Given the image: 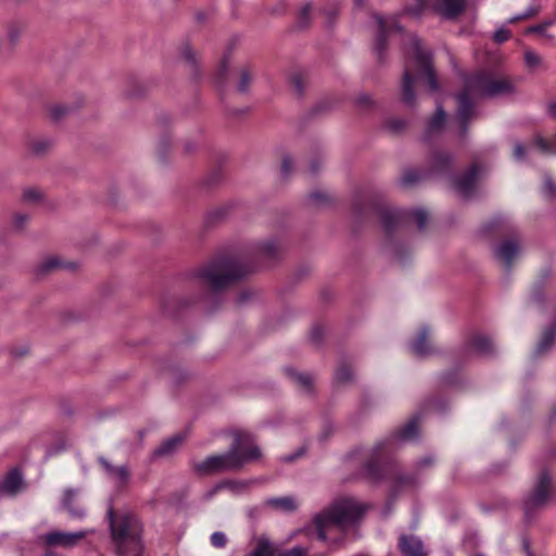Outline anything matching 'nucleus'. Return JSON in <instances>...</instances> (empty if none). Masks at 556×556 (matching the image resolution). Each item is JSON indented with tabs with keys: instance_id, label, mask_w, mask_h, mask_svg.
<instances>
[{
	"instance_id": "37998d69",
	"label": "nucleus",
	"mask_w": 556,
	"mask_h": 556,
	"mask_svg": "<svg viewBox=\"0 0 556 556\" xmlns=\"http://www.w3.org/2000/svg\"><path fill=\"white\" fill-rule=\"evenodd\" d=\"M29 219V215L24 213H16L13 217V223L16 228H23Z\"/></svg>"
},
{
	"instance_id": "3c124183",
	"label": "nucleus",
	"mask_w": 556,
	"mask_h": 556,
	"mask_svg": "<svg viewBox=\"0 0 556 556\" xmlns=\"http://www.w3.org/2000/svg\"><path fill=\"white\" fill-rule=\"evenodd\" d=\"M544 192L547 194V195H553L556 193V187L554 186L552 179L549 177H546L545 178V181H544Z\"/></svg>"
},
{
	"instance_id": "bb28decb",
	"label": "nucleus",
	"mask_w": 556,
	"mask_h": 556,
	"mask_svg": "<svg viewBox=\"0 0 556 556\" xmlns=\"http://www.w3.org/2000/svg\"><path fill=\"white\" fill-rule=\"evenodd\" d=\"M418 434V418H414L396 431V439L400 441H409Z\"/></svg>"
},
{
	"instance_id": "6e6552de",
	"label": "nucleus",
	"mask_w": 556,
	"mask_h": 556,
	"mask_svg": "<svg viewBox=\"0 0 556 556\" xmlns=\"http://www.w3.org/2000/svg\"><path fill=\"white\" fill-rule=\"evenodd\" d=\"M380 216L382 225L388 233L392 232L397 226L408 222L410 217H414L419 229H424L428 220L427 212L421 208L406 211L386 207L381 210Z\"/></svg>"
},
{
	"instance_id": "72a5a7b5",
	"label": "nucleus",
	"mask_w": 556,
	"mask_h": 556,
	"mask_svg": "<svg viewBox=\"0 0 556 556\" xmlns=\"http://www.w3.org/2000/svg\"><path fill=\"white\" fill-rule=\"evenodd\" d=\"M525 63L528 68L535 70L541 66L542 59L535 51L526 50L525 51Z\"/></svg>"
},
{
	"instance_id": "473e14b6",
	"label": "nucleus",
	"mask_w": 556,
	"mask_h": 556,
	"mask_svg": "<svg viewBox=\"0 0 556 556\" xmlns=\"http://www.w3.org/2000/svg\"><path fill=\"white\" fill-rule=\"evenodd\" d=\"M61 267H65V265L63 263H61L58 257L50 256L40 263L38 269L40 273L46 274L55 268H61Z\"/></svg>"
},
{
	"instance_id": "4c0bfd02",
	"label": "nucleus",
	"mask_w": 556,
	"mask_h": 556,
	"mask_svg": "<svg viewBox=\"0 0 556 556\" xmlns=\"http://www.w3.org/2000/svg\"><path fill=\"white\" fill-rule=\"evenodd\" d=\"M211 544L216 548H223L227 544V538L224 532L216 531L211 535Z\"/></svg>"
},
{
	"instance_id": "412c9836",
	"label": "nucleus",
	"mask_w": 556,
	"mask_h": 556,
	"mask_svg": "<svg viewBox=\"0 0 556 556\" xmlns=\"http://www.w3.org/2000/svg\"><path fill=\"white\" fill-rule=\"evenodd\" d=\"M384 446V443H380L370 451L367 452L366 458L368 459L365 465V472L371 479L379 478L378 458Z\"/></svg>"
},
{
	"instance_id": "a18cd8bd",
	"label": "nucleus",
	"mask_w": 556,
	"mask_h": 556,
	"mask_svg": "<svg viewBox=\"0 0 556 556\" xmlns=\"http://www.w3.org/2000/svg\"><path fill=\"white\" fill-rule=\"evenodd\" d=\"M67 112V108L63 105H54L50 109V114L54 119H59Z\"/></svg>"
},
{
	"instance_id": "aec40b11",
	"label": "nucleus",
	"mask_w": 556,
	"mask_h": 556,
	"mask_svg": "<svg viewBox=\"0 0 556 556\" xmlns=\"http://www.w3.org/2000/svg\"><path fill=\"white\" fill-rule=\"evenodd\" d=\"M465 4L466 0H438L435 8L443 16L452 18L465 9Z\"/></svg>"
},
{
	"instance_id": "0e129e2a",
	"label": "nucleus",
	"mask_w": 556,
	"mask_h": 556,
	"mask_svg": "<svg viewBox=\"0 0 556 556\" xmlns=\"http://www.w3.org/2000/svg\"><path fill=\"white\" fill-rule=\"evenodd\" d=\"M418 2H419V4H420V7H424V4H425V3H424V1H422V0H418Z\"/></svg>"
},
{
	"instance_id": "7ed1b4c3",
	"label": "nucleus",
	"mask_w": 556,
	"mask_h": 556,
	"mask_svg": "<svg viewBox=\"0 0 556 556\" xmlns=\"http://www.w3.org/2000/svg\"><path fill=\"white\" fill-rule=\"evenodd\" d=\"M410 49V61L407 62L402 80V99L413 106L416 102L415 84L417 79H426L432 91L439 90V84L432 68L431 59L428 52L424 51L415 35L408 37Z\"/></svg>"
},
{
	"instance_id": "c756f323",
	"label": "nucleus",
	"mask_w": 556,
	"mask_h": 556,
	"mask_svg": "<svg viewBox=\"0 0 556 556\" xmlns=\"http://www.w3.org/2000/svg\"><path fill=\"white\" fill-rule=\"evenodd\" d=\"M23 34V27L22 25L17 23H12L8 25L7 31H5V39L8 41V45L10 48H13L20 40L21 36Z\"/></svg>"
},
{
	"instance_id": "c85d7f7f",
	"label": "nucleus",
	"mask_w": 556,
	"mask_h": 556,
	"mask_svg": "<svg viewBox=\"0 0 556 556\" xmlns=\"http://www.w3.org/2000/svg\"><path fill=\"white\" fill-rule=\"evenodd\" d=\"M451 162H452L451 155L443 153V152H438V153L433 154L432 160H431V165H432L433 170L444 172L445 169L448 168Z\"/></svg>"
},
{
	"instance_id": "bf43d9fd",
	"label": "nucleus",
	"mask_w": 556,
	"mask_h": 556,
	"mask_svg": "<svg viewBox=\"0 0 556 556\" xmlns=\"http://www.w3.org/2000/svg\"><path fill=\"white\" fill-rule=\"evenodd\" d=\"M391 253H392V255H393L396 260H399L400 262L402 261V257H401V255H400V252H399L397 248H392V252H391Z\"/></svg>"
},
{
	"instance_id": "4468645a",
	"label": "nucleus",
	"mask_w": 556,
	"mask_h": 556,
	"mask_svg": "<svg viewBox=\"0 0 556 556\" xmlns=\"http://www.w3.org/2000/svg\"><path fill=\"white\" fill-rule=\"evenodd\" d=\"M478 178V169L476 166L469 168L462 177L455 181V188L458 193L465 198H469L475 193Z\"/></svg>"
},
{
	"instance_id": "69168bd1",
	"label": "nucleus",
	"mask_w": 556,
	"mask_h": 556,
	"mask_svg": "<svg viewBox=\"0 0 556 556\" xmlns=\"http://www.w3.org/2000/svg\"><path fill=\"white\" fill-rule=\"evenodd\" d=\"M312 197L317 199L319 195L317 193H313Z\"/></svg>"
},
{
	"instance_id": "a19ab883",
	"label": "nucleus",
	"mask_w": 556,
	"mask_h": 556,
	"mask_svg": "<svg viewBox=\"0 0 556 556\" xmlns=\"http://www.w3.org/2000/svg\"><path fill=\"white\" fill-rule=\"evenodd\" d=\"M291 84L298 93H302L304 90V79L300 73H295L290 78Z\"/></svg>"
},
{
	"instance_id": "dca6fc26",
	"label": "nucleus",
	"mask_w": 556,
	"mask_h": 556,
	"mask_svg": "<svg viewBox=\"0 0 556 556\" xmlns=\"http://www.w3.org/2000/svg\"><path fill=\"white\" fill-rule=\"evenodd\" d=\"M264 507L271 508L280 513H293L299 507L298 500L292 495H286L280 497H269L264 501Z\"/></svg>"
},
{
	"instance_id": "b1692460",
	"label": "nucleus",
	"mask_w": 556,
	"mask_h": 556,
	"mask_svg": "<svg viewBox=\"0 0 556 556\" xmlns=\"http://www.w3.org/2000/svg\"><path fill=\"white\" fill-rule=\"evenodd\" d=\"M446 114L442 105L438 104L437 112L433 117L428 122L426 129V138L429 139L433 134L440 131L445 123Z\"/></svg>"
},
{
	"instance_id": "49530a36",
	"label": "nucleus",
	"mask_w": 556,
	"mask_h": 556,
	"mask_svg": "<svg viewBox=\"0 0 556 556\" xmlns=\"http://www.w3.org/2000/svg\"><path fill=\"white\" fill-rule=\"evenodd\" d=\"M535 144L545 153L556 154V149H553L543 138H538Z\"/></svg>"
},
{
	"instance_id": "f3484780",
	"label": "nucleus",
	"mask_w": 556,
	"mask_h": 556,
	"mask_svg": "<svg viewBox=\"0 0 556 556\" xmlns=\"http://www.w3.org/2000/svg\"><path fill=\"white\" fill-rule=\"evenodd\" d=\"M100 464L103 466L108 477L117 485L123 486L129 480V470L127 466H113L105 458H99Z\"/></svg>"
},
{
	"instance_id": "864d4df0",
	"label": "nucleus",
	"mask_w": 556,
	"mask_h": 556,
	"mask_svg": "<svg viewBox=\"0 0 556 556\" xmlns=\"http://www.w3.org/2000/svg\"><path fill=\"white\" fill-rule=\"evenodd\" d=\"M514 156L517 161H521L525 156V149L521 143H516L514 149Z\"/></svg>"
},
{
	"instance_id": "de8ad7c7",
	"label": "nucleus",
	"mask_w": 556,
	"mask_h": 556,
	"mask_svg": "<svg viewBox=\"0 0 556 556\" xmlns=\"http://www.w3.org/2000/svg\"><path fill=\"white\" fill-rule=\"evenodd\" d=\"M356 103L361 108H369V106H371L374 104V100H372V98L369 94H359L356 98Z\"/></svg>"
},
{
	"instance_id": "052dcab7",
	"label": "nucleus",
	"mask_w": 556,
	"mask_h": 556,
	"mask_svg": "<svg viewBox=\"0 0 556 556\" xmlns=\"http://www.w3.org/2000/svg\"><path fill=\"white\" fill-rule=\"evenodd\" d=\"M549 112H551V114H552L553 116H555V117H556V102H554V103H552V104L549 105Z\"/></svg>"
},
{
	"instance_id": "a211bd4d",
	"label": "nucleus",
	"mask_w": 556,
	"mask_h": 556,
	"mask_svg": "<svg viewBox=\"0 0 556 556\" xmlns=\"http://www.w3.org/2000/svg\"><path fill=\"white\" fill-rule=\"evenodd\" d=\"M467 349L478 355L486 356L493 353L494 344L489 337L484 334H476L469 339Z\"/></svg>"
},
{
	"instance_id": "c9c22d12",
	"label": "nucleus",
	"mask_w": 556,
	"mask_h": 556,
	"mask_svg": "<svg viewBox=\"0 0 556 556\" xmlns=\"http://www.w3.org/2000/svg\"><path fill=\"white\" fill-rule=\"evenodd\" d=\"M353 377V370L350 365L342 364L338 367L336 371V380L338 382L344 383L351 380Z\"/></svg>"
},
{
	"instance_id": "58836bf2",
	"label": "nucleus",
	"mask_w": 556,
	"mask_h": 556,
	"mask_svg": "<svg viewBox=\"0 0 556 556\" xmlns=\"http://www.w3.org/2000/svg\"><path fill=\"white\" fill-rule=\"evenodd\" d=\"M41 198V193L38 189L28 188L23 192V200L26 202H36Z\"/></svg>"
},
{
	"instance_id": "f257e3e1",
	"label": "nucleus",
	"mask_w": 556,
	"mask_h": 556,
	"mask_svg": "<svg viewBox=\"0 0 556 556\" xmlns=\"http://www.w3.org/2000/svg\"><path fill=\"white\" fill-rule=\"evenodd\" d=\"M513 91V85L505 78H495L492 74L481 72L465 80L464 91L458 94L456 118L465 131L466 123L473 116V100L483 97H497Z\"/></svg>"
},
{
	"instance_id": "423d86ee",
	"label": "nucleus",
	"mask_w": 556,
	"mask_h": 556,
	"mask_svg": "<svg viewBox=\"0 0 556 556\" xmlns=\"http://www.w3.org/2000/svg\"><path fill=\"white\" fill-rule=\"evenodd\" d=\"M250 266L238 260L218 261L202 270L201 277L214 289L243 278L250 273Z\"/></svg>"
},
{
	"instance_id": "680f3d73",
	"label": "nucleus",
	"mask_w": 556,
	"mask_h": 556,
	"mask_svg": "<svg viewBox=\"0 0 556 556\" xmlns=\"http://www.w3.org/2000/svg\"><path fill=\"white\" fill-rule=\"evenodd\" d=\"M226 61H223L222 65H220V71H225L226 70Z\"/></svg>"
},
{
	"instance_id": "39448f33",
	"label": "nucleus",
	"mask_w": 556,
	"mask_h": 556,
	"mask_svg": "<svg viewBox=\"0 0 556 556\" xmlns=\"http://www.w3.org/2000/svg\"><path fill=\"white\" fill-rule=\"evenodd\" d=\"M108 518L112 543L118 556H125L142 548V525L135 514L130 511L114 514L113 509L110 508Z\"/></svg>"
},
{
	"instance_id": "8fccbe9b",
	"label": "nucleus",
	"mask_w": 556,
	"mask_h": 556,
	"mask_svg": "<svg viewBox=\"0 0 556 556\" xmlns=\"http://www.w3.org/2000/svg\"><path fill=\"white\" fill-rule=\"evenodd\" d=\"M181 56L188 61L189 63H193L195 61V53L190 47H184L181 50Z\"/></svg>"
},
{
	"instance_id": "7c9ffc66",
	"label": "nucleus",
	"mask_w": 556,
	"mask_h": 556,
	"mask_svg": "<svg viewBox=\"0 0 556 556\" xmlns=\"http://www.w3.org/2000/svg\"><path fill=\"white\" fill-rule=\"evenodd\" d=\"M288 374L290 378L303 390L309 391L312 384V377L305 372H299L294 369H289Z\"/></svg>"
},
{
	"instance_id": "13d9d810",
	"label": "nucleus",
	"mask_w": 556,
	"mask_h": 556,
	"mask_svg": "<svg viewBox=\"0 0 556 556\" xmlns=\"http://www.w3.org/2000/svg\"><path fill=\"white\" fill-rule=\"evenodd\" d=\"M432 463V458L426 457L418 462V467L428 466Z\"/></svg>"
},
{
	"instance_id": "ddd939ff",
	"label": "nucleus",
	"mask_w": 556,
	"mask_h": 556,
	"mask_svg": "<svg viewBox=\"0 0 556 556\" xmlns=\"http://www.w3.org/2000/svg\"><path fill=\"white\" fill-rule=\"evenodd\" d=\"M410 351L417 357H425L433 352L428 327H421L419 329L416 339L410 343Z\"/></svg>"
},
{
	"instance_id": "c03bdc74",
	"label": "nucleus",
	"mask_w": 556,
	"mask_h": 556,
	"mask_svg": "<svg viewBox=\"0 0 556 556\" xmlns=\"http://www.w3.org/2000/svg\"><path fill=\"white\" fill-rule=\"evenodd\" d=\"M554 22L553 21H545L540 25L531 26L526 31L528 34L530 33H538L543 34L547 27H549Z\"/></svg>"
},
{
	"instance_id": "6ab92c4d",
	"label": "nucleus",
	"mask_w": 556,
	"mask_h": 556,
	"mask_svg": "<svg viewBox=\"0 0 556 556\" xmlns=\"http://www.w3.org/2000/svg\"><path fill=\"white\" fill-rule=\"evenodd\" d=\"M0 488L3 495H15L18 493L23 489L21 472L17 469L11 470L0 482Z\"/></svg>"
},
{
	"instance_id": "e2e57ef3",
	"label": "nucleus",
	"mask_w": 556,
	"mask_h": 556,
	"mask_svg": "<svg viewBox=\"0 0 556 556\" xmlns=\"http://www.w3.org/2000/svg\"><path fill=\"white\" fill-rule=\"evenodd\" d=\"M552 416L553 417H556V406L554 407L553 412H552Z\"/></svg>"
},
{
	"instance_id": "6e6d98bb",
	"label": "nucleus",
	"mask_w": 556,
	"mask_h": 556,
	"mask_svg": "<svg viewBox=\"0 0 556 556\" xmlns=\"http://www.w3.org/2000/svg\"><path fill=\"white\" fill-rule=\"evenodd\" d=\"M416 180H417V177H416V176H415V174H413V173H407V174H405V176L403 177V181H404L405 184H412V182H414V181H416Z\"/></svg>"
},
{
	"instance_id": "603ef678",
	"label": "nucleus",
	"mask_w": 556,
	"mask_h": 556,
	"mask_svg": "<svg viewBox=\"0 0 556 556\" xmlns=\"http://www.w3.org/2000/svg\"><path fill=\"white\" fill-rule=\"evenodd\" d=\"M311 11L312 5L309 3L304 4L300 11V20L302 22H306L308 20Z\"/></svg>"
},
{
	"instance_id": "5701e85b",
	"label": "nucleus",
	"mask_w": 556,
	"mask_h": 556,
	"mask_svg": "<svg viewBox=\"0 0 556 556\" xmlns=\"http://www.w3.org/2000/svg\"><path fill=\"white\" fill-rule=\"evenodd\" d=\"M276 547L267 538L261 536L256 540L254 548L245 556H275Z\"/></svg>"
},
{
	"instance_id": "79ce46f5",
	"label": "nucleus",
	"mask_w": 556,
	"mask_h": 556,
	"mask_svg": "<svg viewBox=\"0 0 556 556\" xmlns=\"http://www.w3.org/2000/svg\"><path fill=\"white\" fill-rule=\"evenodd\" d=\"M277 556H308V554L305 548L296 546L285 552H281Z\"/></svg>"
},
{
	"instance_id": "4d7b16f0",
	"label": "nucleus",
	"mask_w": 556,
	"mask_h": 556,
	"mask_svg": "<svg viewBox=\"0 0 556 556\" xmlns=\"http://www.w3.org/2000/svg\"><path fill=\"white\" fill-rule=\"evenodd\" d=\"M291 168V161L290 160H283L282 162V170L285 174L289 173Z\"/></svg>"
},
{
	"instance_id": "a878e982",
	"label": "nucleus",
	"mask_w": 556,
	"mask_h": 556,
	"mask_svg": "<svg viewBox=\"0 0 556 556\" xmlns=\"http://www.w3.org/2000/svg\"><path fill=\"white\" fill-rule=\"evenodd\" d=\"M185 438L181 434L174 435L166 440L159 448L155 454L159 456H166L173 454L184 442Z\"/></svg>"
},
{
	"instance_id": "393cba45",
	"label": "nucleus",
	"mask_w": 556,
	"mask_h": 556,
	"mask_svg": "<svg viewBox=\"0 0 556 556\" xmlns=\"http://www.w3.org/2000/svg\"><path fill=\"white\" fill-rule=\"evenodd\" d=\"M52 146L53 141L49 138H36L28 142L29 152L35 156L43 155Z\"/></svg>"
},
{
	"instance_id": "338daca9",
	"label": "nucleus",
	"mask_w": 556,
	"mask_h": 556,
	"mask_svg": "<svg viewBox=\"0 0 556 556\" xmlns=\"http://www.w3.org/2000/svg\"><path fill=\"white\" fill-rule=\"evenodd\" d=\"M475 556H484V555H482V554H477V555H475Z\"/></svg>"
},
{
	"instance_id": "f8f14e48",
	"label": "nucleus",
	"mask_w": 556,
	"mask_h": 556,
	"mask_svg": "<svg viewBox=\"0 0 556 556\" xmlns=\"http://www.w3.org/2000/svg\"><path fill=\"white\" fill-rule=\"evenodd\" d=\"M399 548L403 556H427L422 541L416 535L400 536Z\"/></svg>"
},
{
	"instance_id": "9d476101",
	"label": "nucleus",
	"mask_w": 556,
	"mask_h": 556,
	"mask_svg": "<svg viewBox=\"0 0 556 556\" xmlns=\"http://www.w3.org/2000/svg\"><path fill=\"white\" fill-rule=\"evenodd\" d=\"M376 22L378 25V34H377L376 42H375V53H376L377 58L379 60H381L382 50L386 47L387 35L393 29L401 30V27L399 26L397 21L394 16H389V17L377 16Z\"/></svg>"
},
{
	"instance_id": "cd10ccee",
	"label": "nucleus",
	"mask_w": 556,
	"mask_h": 556,
	"mask_svg": "<svg viewBox=\"0 0 556 556\" xmlns=\"http://www.w3.org/2000/svg\"><path fill=\"white\" fill-rule=\"evenodd\" d=\"M250 483L248 481H226L222 482L218 485H216L208 494L207 497L213 496L218 490L222 489H229L235 494L243 493L245 490H248Z\"/></svg>"
},
{
	"instance_id": "5fc2aeb1",
	"label": "nucleus",
	"mask_w": 556,
	"mask_h": 556,
	"mask_svg": "<svg viewBox=\"0 0 556 556\" xmlns=\"http://www.w3.org/2000/svg\"><path fill=\"white\" fill-rule=\"evenodd\" d=\"M405 123L402 119H393L389 122V127L394 130L399 131L402 128H404Z\"/></svg>"
},
{
	"instance_id": "2f4dec72",
	"label": "nucleus",
	"mask_w": 556,
	"mask_h": 556,
	"mask_svg": "<svg viewBox=\"0 0 556 556\" xmlns=\"http://www.w3.org/2000/svg\"><path fill=\"white\" fill-rule=\"evenodd\" d=\"M258 252L265 257H275L279 254V247L276 241L268 240L258 245Z\"/></svg>"
},
{
	"instance_id": "f03ea898",
	"label": "nucleus",
	"mask_w": 556,
	"mask_h": 556,
	"mask_svg": "<svg viewBox=\"0 0 556 556\" xmlns=\"http://www.w3.org/2000/svg\"><path fill=\"white\" fill-rule=\"evenodd\" d=\"M367 506L354 497H340L313 517L318 539L326 541L333 530L341 532L354 526L365 514Z\"/></svg>"
},
{
	"instance_id": "0eeeda50",
	"label": "nucleus",
	"mask_w": 556,
	"mask_h": 556,
	"mask_svg": "<svg viewBox=\"0 0 556 556\" xmlns=\"http://www.w3.org/2000/svg\"><path fill=\"white\" fill-rule=\"evenodd\" d=\"M556 495V486L547 471H542L533 490L523 501L525 514L529 518L536 510L545 507Z\"/></svg>"
},
{
	"instance_id": "ea45409f",
	"label": "nucleus",
	"mask_w": 556,
	"mask_h": 556,
	"mask_svg": "<svg viewBox=\"0 0 556 556\" xmlns=\"http://www.w3.org/2000/svg\"><path fill=\"white\" fill-rule=\"evenodd\" d=\"M540 10L541 8L539 5H530L522 14L513 17L511 22L534 16L540 12Z\"/></svg>"
},
{
	"instance_id": "20e7f679",
	"label": "nucleus",
	"mask_w": 556,
	"mask_h": 556,
	"mask_svg": "<svg viewBox=\"0 0 556 556\" xmlns=\"http://www.w3.org/2000/svg\"><path fill=\"white\" fill-rule=\"evenodd\" d=\"M260 457L261 451L258 446H256L249 437H237L227 453L208 456L201 462L194 463L193 468L199 473L207 475L238 469L244 463Z\"/></svg>"
},
{
	"instance_id": "e433bc0d",
	"label": "nucleus",
	"mask_w": 556,
	"mask_h": 556,
	"mask_svg": "<svg viewBox=\"0 0 556 556\" xmlns=\"http://www.w3.org/2000/svg\"><path fill=\"white\" fill-rule=\"evenodd\" d=\"M252 73L248 68H242L240 72V79L237 89L240 92H245L252 81Z\"/></svg>"
},
{
	"instance_id": "09e8293b",
	"label": "nucleus",
	"mask_w": 556,
	"mask_h": 556,
	"mask_svg": "<svg viewBox=\"0 0 556 556\" xmlns=\"http://www.w3.org/2000/svg\"><path fill=\"white\" fill-rule=\"evenodd\" d=\"M493 38L498 43L504 42L509 38V30L500 28L494 33Z\"/></svg>"
},
{
	"instance_id": "4be33fe9",
	"label": "nucleus",
	"mask_w": 556,
	"mask_h": 556,
	"mask_svg": "<svg viewBox=\"0 0 556 556\" xmlns=\"http://www.w3.org/2000/svg\"><path fill=\"white\" fill-rule=\"evenodd\" d=\"M555 341H556V321L543 332L542 338L535 348V351H534L535 355L541 356V355H544L545 353H547Z\"/></svg>"
},
{
	"instance_id": "2eb2a0df",
	"label": "nucleus",
	"mask_w": 556,
	"mask_h": 556,
	"mask_svg": "<svg viewBox=\"0 0 556 556\" xmlns=\"http://www.w3.org/2000/svg\"><path fill=\"white\" fill-rule=\"evenodd\" d=\"M387 479L394 495L401 491L412 489L416 484L414 477L402 475L394 469L388 471Z\"/></svg>"
},
{
	"instance_id": "f704fd0d",
	"label": "nucleus",
	"mask_w": 556,
	"mask_h": 556,
	"mask_svg": "<svg viewBox=\"0 0 556 556\" xmlns=\"http://www.w3.org/2000/svg\"><path fill=\"white\" fill-rule=\"evenodd\" d=\"M74 496V493L70 490H67L65 492V496H64V506L67 508L68 513L71 514V516L75 517V518H83L85 516V511L83 508H73L71 506V501Z\"/></svg>"
},
{
	"instance_id": "9b49d317",
	"label": "nucleus",
	"mask_w": 556,
	"mask_h": 556,
	"mask_svg": "<svg viewBox=\"0 0 556 556\" xmlns=\"http://www.w3.org/2000/svg\"><path fill=\"white\" fill-rule=\"evenodd\" d=\"M494 253L497 261L509 268L514 261L520 255L521 249L516 240H506L495 249Z\"/></svg>"
},
{
	"instance_id": "1a4fd4ad",
	"label": "nucleus",
	"mask_w": 556,
	"mask_h": 556,
	"mask_svg": "<svg viewBox=\"0 0 556 556\" xmlns=\"http://www.w3.org/2000/svg\"><path fill=\"white\" fill-rule=\"evenodd\" d=\"M90 531L80 530L66 532L53 530L38 536V542L47 547L73 548L77 546Z\"/></svg>"
}]
</instances>
